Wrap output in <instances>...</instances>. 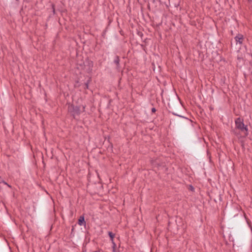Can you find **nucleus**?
Instances as JSON below:
<instances>
[{
    "label": "nucleus",
    "instance_id": "f257e3e1",
    "mask_svg": "<svg viewBox=\"0 0 252 252\" xmlns=\"http://www.w3.org/2000/svg\"><path fill=\"white\" fill-rule=\"evenodd\" d=\"M236 127L244 132V137H247L249 134L248 128L247 126H245L243 121L240 118H238L235 120Z\"/></svg>",
    "mask_w": 252,
    "mask_h": 252
},
{
    "label": "nucleus",
    "instance_id": "f03ea898",
    "mask_svg": "<svg viewBox=\"0 0 252 252\" xmlns=\"http://www.w3.org/2000/svg\"><path fill=\"white\" fill-rule=\"evenodd\" d=\"M68 111L74 119H76V117L79 116L80 114V107L78 106H75L72 104H69L68 105Z\"/></svg>",
    "mask_w": 252,
    "mask_h": 252
},
{
    "label": "nucleus",
    "instance_id": "7ed1b4c3",
    "mask_svg": "<svg viewBox=\"0 0 252 252\" xmlns=\"http://www.w3.org/2000/svg\"><path fill=\"white\" fill-rule=\"evenodd\" d=\"M234 39L236 44L239 43L240 45H242L244 41V36L241 34H238L235 37Z\"/></svg>",
    "mask_w": 252,
    "mask_h": 252
},
{
    "label": "nucleus",
    "instance_id": "20e7f679",
    "mask_svg": "<svg viewBox=\"0 0 252 252\" xmlns=\"http://www.w3.org/2000/svg\"><path fill=\"white\" fill-rule=\"evenodd\" d=\"M78 224L80 225H83L85 224V221L84 220V218L83 216H81L78 220Z\"/></svg>",
    "mask_w": 252,
    "mask_h": 252
},
{
    "label": "nucleus",
    "instance_id": "39448f33",
    "mask_svg": "<svg viewBox=\"0 0 252 252\" xmlns=\"http://www.w3.org/2000/svg\"><path fill=\"white\" fill-rule=\"evenodd\" d=\"M119 62H120L119 57L118 56H116L115 57V59L114 60V63L116 64V65L117 66H118L119 65Z\"/></svg>",
    "mask_w": 252,
    "mask_h": 252
},
{
    "label": "nucleus",
    "instance_id": "423d86ee",
    "mask_svg": "<svg viewBox=\"0 0 252 252\" xmlns=\"http://www.w3.org/2000/svg\"><path fill=\"white\" fill-rule=\"evenodd\" d=\"M108 235L109 236H110L112 242H113V239L114 238V236H115V234L114 233H113L112 232H110L109 231L108 232Z\"/></svg>",
    "mask_w": 252,
    "mask_h": 252
},
{
    "label": "nucleus",
    "instance_id": "0eeeda50",
    "mask_svg": "<svg viewBox=\"0 0 252 252\" xmlns=\"http://www.w3.org/2000/svg\"><path fill=\"white\" fill-rule=\"evenodd\" d=\"M116 244L113 242V252H116Z\"/></svg>",
    "mask_w": 252,
    "mask_h": 252
},
{
    "label": "nucleus",
    "instance_id": "6e6552de",
    "mask_svg": "<svg viewBox=\"0 0 252 252\" xmlns=\"http://www.w3.org/2000/svg\"><path fill=\"white\" fill-rule=\"evenodd\" d=\"M0 183H3L4 185H7V183L2 180L0 181Z\"/></svg>",
    "mask_w": 252,
    "mask_h": 252
},
{
    "label": "nucleus",
    "instance_id": "1a4fd4ad",
    "mask_svg": "<svg viewBox=\"0 0 252 252\" xmlns=\"http://www.w3.org/2000/svg\"><path fill=\"white\" fill-rule=\"evenodd\" d=\"M156 108H153L152 109V112H156Z\"/></svg>",
    "mask_w": 252,
    "mask_h": 252
},
{
    "label": "nucleus",
    "instance_id": "9d476101",
    "mask_svg": "<svg viewBox=\"0 0 252 252\" xmlns=\"http://www.w3.org/2000/svg\"><path fill=\"white\" fill-rule=\"evenodd\" d=\"M9 188H11V186L10 185H9V184H7V185H6Z\"/></svg>",
    "mask_w": 252,
    "mask_h": 252
},
{
    "label": "nucleus",
    "instance_id": "9b49d317",
    "mask_svg": "<svg viewBox=\"0 0 252 252\" xmlns=\"http://www.w3.org/2000/svg\"><path fill=\"white\" fill-rule=\"evenodd\" d=\"M190 189L192 190L193 189V188L192 186H190Z\"/></svg>",
    "mask_w": 252,
    "mask_h": 252
},
{
    "label": "nucleus",
    "instance_id": "f8f14e48",
    "mask_svg": "<svg viewBox=\"0 0 252 252\" xmlns=\"http://www.w3.org/2000/svg\"><path fill=\"white\" fill-rule=\"evenodd\" d=\"M53 12H55V9H54V5H53Z\"/></svg>",
    "mask_w": 252,
    "mask_h": 252
},
{
    "label": "nucleus",
    "instance_id": "ddd939ff",
    "mask_svg": "<svg viewBox=\"0 0 252 252\" xmlns=\"http://www.w3.org/2000/svg\"><path fill=\"white\" fill-rule=\"evenodd\" d=\"M97 174V176H98V178L99 179V175L98 174Z\"/></svg>",
    "mask_w": 252,
    "mask_h": 252
}]
</instances>
